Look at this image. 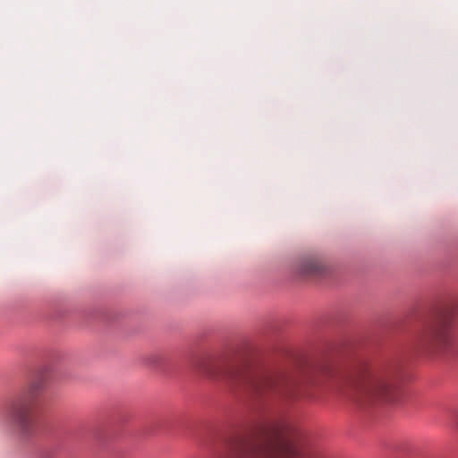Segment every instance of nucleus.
<instances>
[{
  "instance_id": "20e7f679",
  "label": "nucleus",
  "mask_w": 458,
  "mask_h": 458,
  "mask_svg": "<svg viewBox=\"0 0 458 458\" xmlns=\"http://www.w3.org/2000/svg\"><path fill=\"white\" fill-rule=\"evenodd\" d=\"M421 344L444 348L451 341L450 323L447 320H440L427 328L421 335Z\"/></svg>"
},
{
  "instance_id": "6e6552de",
  "label": "nucleus",
  "mask_w": 458,
  "mask_h": 458,
  "mask_svg": "<svg viewBox=\"0 0 458 458\" xmlns=\"http://www.w3.org/2000/svg\"><path fill=\"white\" fill-rule=\"evenodd\" d=\"M201 369H202V373H203V372H204V370H207L208 369H206V368L204 367V365L202 364Z\"/></svg>"
},
{
  "instance_id": "0eeeda50",
  "label": "nucleus",
  "mask_w": 458,
  "mask_h": 458,
  "mask_svg": "<svg viewBox=\"0 0 458 458\" xmlns=\"http://www.w3.org/2000/svg\"><path fill=\"white\" fill-rule=\"evenodd\" d=\"M260 458H279L270 451H265L261 454Z\"/></svg>"
},
{
  "instance_id": "7ed1b4c3",
  "label": "nucleus",
  "mask_w": 458,
  "mask_h": 458,
  "mask_svg": "<svg viewBox=\"0 0 458 458\" xmlns=\"http://www.w3.org/2000/svg\"><path fill=\"white\" fill-rule=\"evenodd\" d=\"M295 382L283 371H267L251 382V390L259 397L294 396Z\"/></svg>"
},
{
  "instance_id": "39448f33",
  "label": "nucleus",
  "mask_w": 458,
  "mask_h": 458,
  "mask_svg": "<svg viewBox=\"0 0 458 458\" xmlns=\"http://www.w3.org/2000/svg\"><path fill=\"white\" fill-rule=\"evenodd\" d=\"M326 266L318 258L304 259L300 266V273L303 276H317L322 275Z\"/></svg>"
},
{
  "instance_id": "423d86ee",
  "label": "nucleus",
  "mask_w": 458,
  "mask_h": 458,
  "mask_svg": "<svg viewBox=\"0 0 458 458\" xmlns=\"http://www.w3.org/2000/svg\"><path fill=\"white\" fill-rule=\"evenodd\" d=\"M239 373V368L233 364H227L222 369V375L225 377L234 379Z\"/></svg>"
},
{
  "instance_id": "f03ea898",
  "label": "nucleus",
  "mask_w": 458,
  "mask_h": 458,
  "mask_svg": "<svg viewBox=\"0 0 458 458\" xmlns=\"http://www.w3.org/2000/svg\"><path fill=\"white\" fill-rule=\"evenodd\" d=\"M48 377L39 374L31 379L23 389L21 395L12 403L3 419L4 426L7 430L25 437L34 428L33 411L40 396L47 389Z\"/></svg>"
},
{
  "instance_id": "f257e3e1",
  "label": "nucleus",
  "mask_w": 458,
  "mask_h": 458,
  "mask_svg": "<svg viewBox=\"0 0 458 458\" xmlns=\"http://www.w3.org/2000/svg\"><path fill=\"white\" fill-rule=\"evenodd\" d=\"M400 372L399 362L394 360L361 364L345 377L344 384L361 398L394 403Z\"/></svg>"
}]
</instances>
